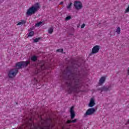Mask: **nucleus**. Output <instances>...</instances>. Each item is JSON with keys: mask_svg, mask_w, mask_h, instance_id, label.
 Instances as JSON below:
<instances>
[{"mask_svg": "<svg viewBox=\"0 0 129 129\" xmlns=\"http://www.w3.org/2000/svg\"><path fill=\"white\" fill-rule=\"evenodd\" d=\"M84 27H85V24H83V25L81 26V29H83V28H84Z\"/></svg>", "mask_w": 129, "mask_h": 129, "instance_id": "393cba45", "label": "nucleus"}, {"mask_svg": "<svg viewBox=\"0 0 129 129\" xmlns=\"http://www.w3.org/2000/svg\"><path fill=\"white\" fill-rule=\"evenodd\" d=\"M41 39V38H37L35 39L34 40V43H37V42H39V40Z\"/></svg>", "mask_w": 129, "mask_h": 129, "instance_id": "a211bd4d", "label": "nucleus"}, {"mask_svg": "<svg viewBox=\"0 0 129 129\" xmlns=\"http://www.w3.org/2000/svg\"><path fill=\"white\" fill-rule=\"evenodd\" d=\"M73 109H74V106H73L70 109L71 119H73L75 117V112Z\"/></svg>", "mask_w": 129, "mask_h": 129, "instance_id": "6e6552de", "label": "nucleus"}, {"mask_svg": "<svg viewBox=\"0 0 129 129\" xmlns=\"http://www.w3.org/2000/svg\"><path fill=\"white\" fill-rule=\"evenodd\" d=\"M31 61H33V62H36L37 60H38V57L36 55H34L31 57Z\"/></svg>", "mask_w": 129, "mask_h": 129, "instance_id": "f8f14e48", "label": "nucleus"}, {"mask_svg": "<svg viewBox=\"0 0 129 129\" xmlns=\"http://www.w3.org/2000/svg\"><path fill=\"white\" fill-rule=\"evenodd\" d=\"M95 111H96V110L94 108H89L85 113L84 115L85 116H87V115H92Z\"/></svg>", "mask_w": 129, "mask_h": 129, "instance_id": "423d86ee", "label": "nucleus"}, {"mask_svg": "<svg viewBox=\"0 0 129 129\" xmlns=\"http://www.w3.org/2000/svg\"><path fill=\"white\" fill-rule=\"evenodd\" d=\"M116 33L118 34V35H119L120 34V27H117V29L116 30Z\"/></svg>", "mask_w": 129, "mask_h": 129, "instance_id": "2eb2a0df", "label": "nucleus"}, {"mask_svg": "<svg viewBox=\"0 0 129 129\" xmlns=\"http://www.w3.org/2000/svg\"><path fill=\"white\" fill-rule=\"evenodd\" d=\"M34 34L35 33L34 32V31H31L28 35V37H33Z\"/></svg>", "mask_w": 129, "mask_h": 129, "instance_id": "dca6fc26", "label": "nucleus"}, {"mask_svg": "<svg viewBox=\"0 0 129 129\" xmlns=\"http://www.w3.org/2000/svg\"><path fill=\"white\" fill-rule=\"evenodd\" d=\"M76 121H77V119H75L72 120V122H73V123L76 122Z\"/></svg>", "mask_w": 129, "mask_h": 129, "instance_id": "5701e85b", "label": "nucleus"}, {"mask_svg": "<svg viewBox=\"0 0 129 129\" xmlns=\"http://www.w3.org/2000/svg\"><path fill=\"white\" fill-rule=\"evenodd\" d=\"M31 62L30 61H21L16 63L15 69L10 70L8 73V77L9 78H13L15 77L17 74L19 72V69H23L26 68Z\"/></svg>", "mask_w": 129, "mask_h": 129, "instance_id": "f03ea898", "label": "nucleus"}, {"mask_svg": "<svg viewBox=\"0 0 129 129\" xmlns=\"http://www.w3.org/2000/svg\"><path fill=\"white\" fill-rule=\"evenodd\" d=\"M62 74L67 76L66 79L67 80L66 84L69 93H78V90L82 86V82L80 80L81 75L77 71V68L75 69L73 72L72 68L68 67L62 72Z\"/></svg>", "mask_w": 129, "mask_h": 129, "instance_id": "f257e3e1", "label": "nucleus"}, {"mask_svg": "<svg viewBox=\"0 0 129 129\" xmlns=\"http://www.w3.org/2000/svg\"><path fill=\"white\" fill-rule=\"evenodd\" d=\"M54 31V28L53 27H50L48 30V34H52L53 33V31Z\"/></svg>", "mask_w": 129, "mask_h": 129, "instance_id": "ddd939ff", "label": "nucleus"}, {"mask_svg": "<svg viewBox=\"0 0 129 129\" xmlns=\"http://www.w3.org/2000/svg\"><path fill=\"white\" fill-rule=\"evenodd\" d=\"M42 24H43V22H39L35 25V27H40V26H41Z\"/></svg>", "mask_w": 129, "mask_h": 129, "instance_id": "f3484780", "label": "nucleus"}, {"mask_svg": "<svg viewBox=\"0 0 129 129\" xmlns=\"http://www.w3.org/2000/svg\"><path fill=\"white\" fill-rule=\"evenodd\" d=\"M106 78L105 77H102L99 81L98 84L99 85H102L103 83H104V82H105V80H106Z\"/></svg>", "mask_w": 129, "mask_h": 129, "instance_id": "9d476101", "label": "nucleus"}, {"mask_svg": "<svg viewBox=\"0 0 129 129\" xmlns=\"http://www.w3.org/2000/svg\"><path fill=\"white\" fill-rule=\"evenodd\" d=\"M69 20H71V16H67L66 18V21H69Z\"/></svg>", "mask_w": 129, "mask_h": 129, "instance_id": "aec40b11", "label": "nucleus"}, {"mask_svg": "<svg viewBox=\"0 0 129 129\" xmlns=\"http://www.w3.org/2000/svg\"><path fill=\"white\" fill-rule=\"evenodd\" d=\"M126 13H129V5L125 11V14H126Z\"/></svg>", "mask_w": 129, "mask_h": 129, "instance_id": "412c9836", "label": "nucleus"}, {"mask_svg": "<svg viewBox=\"0 0 129 129\" xmlns=\"http://www.w3.org/2000/svg\"><path fill=\"white\" fill-rule=\"evenodd\" d=\"M74 6L75 7V9L77 11H79V10H81L82 8H83V6H82V3L80 2V1H75L74 3Z\"/></svg>", "mask_w": 129, "mask_h": 129, "instance_id": "20e7f679", "label": "nucleus"}, {"mask_svg": "<svg viewBox=\"0 0 129 129\" xmlns=\"http://www.w3.org/2000/svg\"><path fill=\"white\" fill-rule=\"evenodd\" d=\"M95 105V102H94V99L91 98L89 104V107H92Z\"/></svg>", "mask_w": 129, "mask_h": 129, "instance_id": "9b49d317", "label": "nucleus"}, {"mask_svg": "<svg viewBox=\"0 0 129 129\" xmlns=\"http://www.w3.org/2000/svg\"><path fill=\"white\" fill-rule=\"evenodd\" d=\"M39 10H40V4L35 3L34 6L27 10L26 15L28 16H32V15L36 14Z\"/></svg>", "mask_w": 129, "mask_h": 129, "instance_id": "7ed1b4c3", "label": "nucleus"}, {"mask_svg": "<svg viewBox=\"0 0 129 129\" xmlns=\"http://www.w3.org/2000/svg\"><path fill=\"white\" fill-rule=\"evenodd\" d=\"M99 49H100V47L99 45H95L92 48V52L90 54V55H91V54H96V53H98L99 51Z\"/></svg>", "mask_w": 129, "mask_h": 129, "instance_id": "0eeeda50", "label": "nucleus"}, {"mask_svg": "<svg viewBox=\"0 0 129 129\" xmlns=\"http://www.w3.org/2000/svg\"><path fill=\"white\" fill-rule=\"evenodd\" d=\"M127 71H128V73H129V68H128Z\"/></svg>", "mask_w": 129, "mask_h": 129, "instance_id": "bb28decb", "label": "nucleus"}, {"mask_svg": "<svg viewBox=\"0 0 129 129\" xmlns=\"http://www.w3.org/2000/svg\"><path fill=\"white\" fill-rule=\"evenodd\" d=\"M45 69H46V67L45 66V63H44V62L39 64L37 67V71H36V74H38L39 72L43 71V70H45Z\"/></svg>", "mask_w": 129, "mask_h": 129, "instance_id": "39448f33", "label": "nucleus"}, {"mask_svg": "<svg viewBox=\"0 0 129 129\" xmlns=\"http://www.w3.org/2000/svg\"><path fill=\"white\" fill-rule=\"evenodd\" d=\"M59 5H63V2H60V3L59 4Z\"/></svg>", "mask_w": 129, "mask_h": 129, "instance_id": "a878e982", "label": "nucleus"}, {"mask_svg": "<svg viewBox=\"0 0 129 129\" xmlns=\"http://www.w3.org/2000/svg\"><path fill=\"white\" fill-rule=\"evenodd\" d=\"M127 122H129V119L128 120Z\"/></svg>", "mask_w": 129, "mask_h": 129, "instance_id": "cd10ccee", "label": "nucleus"}, {"mask_svg": "<svg viewBox=\"0 0 129 129\" xmlns=\"http://www.w3.org/2000/svg\"><path fill=\"white\" fill-rule=\"evenodd\" d=\"M25 24H26V21L25 20H22L21 22H19L17 24V25L20 26V25H24Z\"/></svg>", "mask_w": 129, "mask_h": 129, "instance_id": "4468645a", "label": "nucleus"}, {"mask_svg": "<svg viewBox=\"0 0 129 129\" xmlns=\"http://www.w3.org/2000/svg\"><path fill=\"white\" fill-rule=\"evenodd\" d=\"M56 51H57V52H63V49H57Z\"/></svg>", "mask_w": 129, "mask_h": 129, "instance_id": "4be33fe9", "label": "nucleus"}, {"mask_svg": "<svg viewBox=\"0 0 129 129\" xmlns=\"http://www.w3.org/2000/svg\"><path fill=\"white\" fill-rule=\"evenodd\" d=\"M72 5H73V3H70V5L69 6H67V9H71V7H72Z\"/></svg>", "mask_w": 129, "mask_h": 129, "instance_id": "6ab92c4d", "label": "nucleus"}, {"mask_svg": "<svg viewBox=\"0 0 129 129\" xmlns=\"http://www.w3.org/2000/svg\"><path fill=\"white\" fill-rule=\"evenodd\" d=\"M109 89V86H104L102 87L101 88H100L99 89V90H100V91H101V92H102V91L107 92V91H108Z\"/></svg>", "mask_w": 129, "mask_h": 129, "instance_id": "1a4fd4ad", "label": "nucleus"}, {"mask_svg": "<svg viewBox=\"0 0 129 129\" xmlns=\"http://www.w3.org/2000/svg\"><path fill=\"white\" fill-rule=\"evenodd\" d=\"M67 122V123H71V122H72V120H68Z\"/></svg>", "mask_w": 129, "mask_h": 129, "instance_id": "b1692460", "label": "nucleus"}]
</instances>
